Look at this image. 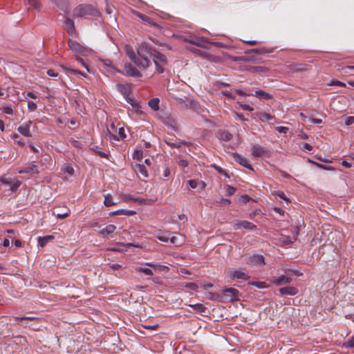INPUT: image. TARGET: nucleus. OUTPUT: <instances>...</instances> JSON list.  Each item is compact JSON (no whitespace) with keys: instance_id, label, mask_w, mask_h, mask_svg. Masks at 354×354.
<instances>
[{"instance_id":"obj_1","label":"nucleus","mask_w":354,"mask_h":354,"mask_svg":"<svg viewBox=\"0 0 354 354\" xmlns=\"http://www.w3.org/2000/svg\"><path fill=\"white\" fill-rule=\"evenodd\" d=\"M100 12L91 4H80L73 10V17H86L88 16L96 17Z\"/></svg>"},{"instance_id":"obj_2","label":"nucleus","mask_w":354,"mask_h":354,"mask_svg":"<svg viewBox=\"0 0 354 354\" xmlns=\"http://www.w3.org/2000/svg\"><path fill=\"white\" fill-rule=\"evenodd\" d=\"M138 55L149 65V57H154L156 49L147 42H142L138 48Z\"/></svg>"},{"instance_id":"obj_3","label":"nucleus","mask_w":354,"mask_h":354,"mask_svg":"<svg viewBox=\"0 0 354 354\" xmlns=\"http://www.w3.org/2000/svg\"><path fill=\"white\" fill-rule=\"evenodd\" d=\"M247 264H253L257 267H263L265 264V258L262 254L255 253L248 254L245 258Z\"/></svg>"},{"instance_id":"obj_4","label":"nucleus","mask_w":354,"mask_h":354,"mask_svg":"<svg viewBox=\"0 0 354 354\" xmlns=\"http://www.w3.org/2000/svg\"><path fill=\"white\" fill-rule=\"evenodd\" d=\"M70 49L76 55L86 56L89 50L81 45L78 41L70 39L68 41Z\"/></svg>"},{"instance_id":"obj_5","label":"nucleus","mask_w":354,"mask_h":354,"mask_svg":"<svg viewBox=\"0 0 354 354\" xmlns=\"http://www.w3.org/2000/svg\"><path fill=\"white\" fill-rule=\"evenodd\" d=\"M223 299H228L230 301L239 300V291L234 288L224 287L223 289Z\"/></svg>"},{"instance_id":"obj_6","label":"nucleus","mask_w":354,"mask_h":354,"mask_svg":"<svg viewBox=\"0 0 354 354\" xmlns=\"http://www.w3.org/2000/svg\"><path fill=\"white\" fill-rule=\"evenodd\" d=\"M0 182L3 185H10V190L13 192H16L21 185V182L20 180L14 179L11 177H7L6 175L0 177Z\"/></svg>"},{"instance_id":"obj_7","label":"nucleus","mask_w":354,"mask_h":354,"mask_svg":"<svg viewBox=\"0 0 354 354\" xmlns=\"http://www.w3.org/2000/svg\"><path fill=\"white\" fill-rule=\"evenodd\" d=\"M228 276L232 280L243 279L247 281L248 279H250V276L248 275L246 273L233 268H230L228 270Z\"/></svg>"},{"instance_id":"obj_8","label":"nucleus","mask_w":354,"mask_h":354,"mask_svg":"<svg viewBox=\"0 0 354 354\" xmlns=\"http://www.w3.org/2000/svg\"><path fill=\"white\" fill-rule=\"evenodd\" d=\"M252 156L255 158H261V157H270V151L265 148L258 145H254L252 149Z\"/></svg>"},{"instance_id":"obj_9","label":"nucleus","mask_w":354,"mask_h":354,"mask_svg":"<svg viewBox=\"0 0 354 354\" xmlns=\"http://www.w3.org/2000/svg\"><path fill=\"white\" fill-rule=\"evenodd\" d=\"M19 174H28L30 176H32L39 173L38 170V166L35 164V162H32L27 165V166L20 169L18 171Z\"/></svg>"},{"instance_id":"obj_10","label":"nucleus","mask_w":354,"mask_h":354,"mask_svg":"<svg viewBox=\"0 0 354 354\" xmlns=\"http://www.w3.org/2000/svg\"><path fill=\"white\" fill-rule=\"evenodd\" d=\"M160 119L165 125L170 127L171 129L176 131L177 130V121L176 119L174 118L171 115H166L165 116H161Z\"/></svg>"},{"instance_id":"obj_11","label":"nucleus","mask_w":354,"mask_h":354,"mask_svg":"<svg viewBox=\"0 0 354 354\" xmlns=\"http://www.w3.org/2000/svg\"><path fill=\"white\" fill-rule=\"evenodd\" d=\"M292 280V278L284 275L273 276L270 279L271 282L277 286L290 283Z\"/></svg>"},{"instance_id":"obj_12","label":"nucleus","mask_w":354,"mask_h":354,"mask_svg":"<svg viewBox=\"0 0 354 354\" xmlns=\"http://www.w3.org/2000/svg\"><path fill=\"white\" fill-rule=\"evenodd\" d=\"M232 156H233L234 161L239 163L241 165L245 167V168H247L251 171H254V168L248 162V160L246 158H245L244 157H243L241 155L235 152V153H233Z\"/></svg>"},{"instance_id":"obj_13","label":"nucleus","mask_w":354,"mask_h":354,"mask_svg":"<svg viewBox=\"0 0 354 354\" xmlns=\"http://www.w3.org/2000/svg\"><path fill=\"white\" fill-rule=\"evenodd\" d=\"M132 167L139 178H147L149 176L147 168L143 164L136 163Z\"/></svg>"},{"instance_id":"obj_14","label":"nucleus","mask_w":354,"mask_h":354,"mask_svg":"<svg viewBox=\"0 0 354 354\" xmlns=\"http://www.w3.org/2000/svg\"><path fill=\"white\" fill-rule=\"evenodd\" d=\"M134 15L138 17L139 19H140L142 21L147 23L151 26L160 28V26L156 23L153 19L147 15H145L141 12H139L138 11H134Z\"/></svg>"},{"instance_id":"obj_15","label":"nucleus","mask_w":354,"mask_h":354,"mask_svg":"<svg viewBox=\"0 0 354 354\" xmlns=\"http://www.w3.org/2000/svg\"><path fill=\"white\" fill-rule=\"evenodd\" d=\"M273 52V48H268L266 47H261L257 48H252L245 51V54H252L256 55H266Z\"/></svg>"},{"instance_id":"obj_16","label":"nucleus","mask_w":354,"mask_h":354,"mask_svg":"<svg viewBox=\"0 0 354 354\" xmlns=\"http://www.w3.org/2000/svg\"><path fill=\"white\" fill-rule=\"evenodd\" d=\"M32 124V121L28 120L22 125H20L17 128V131L26 137H32V133L30 131V125Z\"/></svg>"},{"instance_id":"obj_17","label":"nucleus","mask_w":354,"mask_h":354,"mask_svg":"<svg viewBox=\"0 0 354 354\" xmlns=\"http://www.w3.org/2000/svg\"><path fill=\"white\" fill-rule=\"evenodd\" d=\"M124 70L126 71L125 75L131 76V77H142L141 73L138 71L135 67L132 66L130 63H126L124 64Z\"/></svg>"},{"instance_id":"obj_18","label":"nucleus","mask_w":354,"mask_h":354,"mask_svg":"<svg viewBox=\"0 0 354 354\" xmlns=\"http://www.w3.org/2000/svg\"><path fill=\"white\" fill-rule=\"evenodd\" d=\"M309 65L304 63H294L288 65L287 67L288 69L295 72H302L309 69Z\"/></svg>"},{"instance_id":"obj_19","label":"nucleus","mask_w":354,"mask_h":354,"mask_svg":"<svg viewBox=\"0 0 354 354\" xmlns=\"http://www.w3.org/2000/svg\"><path fill=\"white\" fill-rule=\"evenodd\" d=\"M216 137L221 141L228 142L232 140L233 136L229 131L225 129H219L216 133Z\"/></svg>"},{"instance_id":"obj_20","label":"nucleus","mask_w":354,"mask_h":354,"mask_svg":"<svg viewBox=\"0 0 354 354\" xmlns=\"http://www.w3.org/2000/svg\"><path fill=\"white\" fill-rule=\"evenodd\" d=\"M245 70L252 73H268L269 68L261 66H246Z\"/></svg>"},{"instance_id":"obj_21","label":"nucleus","mask_w":354,"mask_h":354,"mask_svg":"<svg viewBox=\"0 0 354 354\" xmlns=\"http://www.w3.org/2000/svg\"><path fill=\"white\" fill-rule=\"evenodd\" d=\"M279 292L283 295L294 296L298 293V290L294 286H286L279 288Z\"/></svg>"},{"instance_id":"obj_22","label":"nucleus","mask_w":354,"mask_h":354,"mask_svg":"<svg viewBox=\"0 0 354 354\" xmlns=\"http://www.w3.org/2000/svg\"><path fill=\"white\" fill-rule=\"evenodd\" d=\"M189 306L196 312L199 313L202 316H207L209 313L208 308L202 304H196L189 305Z\"/></svg>"},{"instance_id":"obj_23","label":"nucleus","mask_w":354,"mask_h":354,"mask_svg":"<svg viewBox=\"0 0 354 354\" xmlns=\"http://www.w3.org/2000/svg\"><path fill=\"white\" fill-rule=\"evenodd\" d=\"M253 95H255L261 101L269 100L273 98V96L271 94L263 90L256 91Z\"/></svg>"},{"instance_id":"obj_24","label":"nucleus","mask_w":354,"mask_h":354,"mask_svg":"<svg viewBox=\"0 0 354 354\" xmlns=\"http://www.w3.org/2000/svg\"><path fill=\"white\" fill-rule=\"evenodd\" d=\"M64 29L70 35H73V33L75 32V24L73 21L70 18H66L64 21Z\"/></svg>"},{"instance_id":"obj_25","label":"nucleus","mask_w":354,"mask_h":354,"mask_svg":"<svg viewBox=\"0 0 354 354\" xmlns=\"http://www.w3.org/2000/svg\"><path fill=\"white\" fill-rule=\"evenodd\" d=\"M55 239V236L53 235H47L44 236H39L37 239L38 241V246L41 248H44L46 245V244L51 241Z\"/></svg>"},{"instance_id":"obj_26","label":"nucleus","mask_w":354,"mask_h":354,"mask_svg":"<svg viewBox=\"0 0 354 354\" xmlns=\"http://www.w3.org/2000/svg\"><path fill=\"white\" fill-rule=\"evenodd\" d=\"M60 66L65 71L67 72L68 74H71V75H80L81 76H82L83 77H87V75L84 73V72H82L80 70H77V69H73V68H69V67H67L66 66H64V64H61Z\"/></svg>"},{"instance_id":"obj_27","label":"nucleus","mask_w":354,"mask_h":354,"mask_svg":"<svg viewBox=\"0 0 354 354\" xmlns=\"http://www.w3.org/2000/svg\"><path fill=\"white\" fill-rule=\"evenodd\" d=\"M116 86L118 91L124 96L125 99L127 97H129L131 90L127 85L118 83L117 84Z\"/></svg>"},{"instance_id":"obj_28","label":"nucleus","mask_w":354,"mask_h":354,"mask_svg":"<svg viewBox=\"0 0 354 354\" xmlns=\"http://www.w3.org/2000/svg\"><path fill=\"white\" fill-rule=\"evenodd\" d=\"M145 265L153 269L154 271L167 272L169 270L167 266L164 265L153 264L152 263H146Z\"/></svg>"},{"instance_id":"obj_29","label":"nucleus","mask_w":354,"mask_h":354,"mask_svg":"<svg viewBox=\"0 0 354 354\" xmlns=\"http://www.w3.org/2000/svg\"><path fill=\"white\" fill-rule=\"evenodd\" d=\"M136 212L133 210H127L124 209H118L116 211L112 212L109 213L110 216H116V215H126V216H132L136 214Z\"/></svg>"},{"instance_id":"obj_30","label":"nucleus","mask_w":354,"mask_h":354,"mask_svg":"<svg viewBox=\"0 0 354 354\" xmlns=\"http://www.w3.org/2000/svg\"><path fill=\"white\" fill-rule=\"evenodd\" d=\"M256 115L263 122H268L270 120L274 119V116L266 112H257Z\"/></svg>"},{"instance_id":"obj_31","label":"nucleus","mask_w":354,"mask_h":354,"mask_svg":"<svg viewBox=\"0 0 354 354\" xmlns=\"http://www.w3.org/2000/svg\"><path fill=\"white\" fill-rule=\"evenodd\" d=\"M125 100L129 104L131 105V106L134 109L135 111L137 113L141 114L142 113V111H140L141 106L139 102L135 101L133 98L130 97H127Z\"/></svg>"},{"instance_id":"obj_32","label":"nucleus","mask_w":354,"mask_h":354,"mask_svg":"<svg viewBox=\"0 0 354 354\" xmlns=\"http://www.w3.org/2000/svg\"><path fill=\"white\" fill-rule=\"evenodd\" d=\"M153 59H156L157 62H158L160 64H162L163 65L168 64L167 57L158 50H156Z\"/></svg>"},{"instance_id":"obj_33","label":"nucleus","mask_w":354,"mask_h":354,"mask_svg":"<svg viewBox=\"0 0 354 354\" xmlns=\"http://www.w3.org/2000/svg\"><path fill=\"white\" fill-rule=\"evenodd\" d=\"M186 106H188L187 104H185ZM189 109H192L193 111H196V113H199L202 111V107L200 105V104L196 101V100H190L189 104Z\"/></svg>"},{"instance_id":"obj_34","label":"nucleus","mask_w":354,"mask_h":354,"mask_svg":"<svg viewBox=\"0 0 354 354\" xmlns=\"http://www.w3.org/2000/svg\"><path fill=\"white\" fill-rule=\"evenodd\" d=\"M115 229L116 227L114 225L111 224L107 225L105 228L102 229L100 232V234H102V236H107L113 234Z\"/></svg>"},{"instance_id":"obj_35","label":"nucleus","mask_w":354,"mask_h":354,"mask_svg":"<svg viewBox=\"0 0 354 354\" xmlns=\"http://www.w3.org/2000/svg\"><path fill=\"white\" fill-rule=\"evenodd\" d=\"M159 103H160V100L159 98L158 97H154V98H152L151 99L149 102H148V105L153 110V111H158L159 109Z\"/></svg>"},{"instance_id":"obj_36","label":"nucleus","mask_w":354,"mask_h":354,"mask_svg":"<svg viewBox=\"0 0 354 354\" xmlns=\"http://www.w3.org/2000/svg\"><path fill=\"white\" fill-rule=\"evenodd\" d=\"M54 2L57 6L62 10L66 11L68 9V1L67 0H51Z\"/></svg>"},{"instance_id":"obj_37","label":"nucleus","mask_w":354,"mask_h":354,"mask_svg":"<svg viewBox=\"0 0 354 354\" xmlns=\"http://www.w3.org/2000/svg\"><path fill=\"white\" fill-rule=\"evenodd\" d=\"M207 298L210 300H214V301L218 300V301H222L223 300L222 295H221L219 293H217V292H207Z\"/></svg>"},{"instance_id":"obj_38","label":"nucleus","mask_w":354,"mask_h":354,"mask_svg":"<svg viewBox=\"0 0 354 354\" xmlns=\"http://www.w3.org/2000/svg\"><path fill=\"white\" fill-rule=\"evenodd\" d=\"M104 204L106 207H111L117 205L118 203L113 201L111 194H107L104 196Z\"/></svg>"},{"instance_id":"obj_39","label":"nucleus","mask_w":354,"mask_h":354,"mask_svg":"<svg viewBox=\"0 0 354 354\" xmlns=\"http://www.w3.org/2000/svg\"><path fill=\"white\" fill-rule=\"evenodd\" d=\"M14 338V342L17 345H22L24 346L26 344H28L27 339L25 337L21 335H17L13 337Z\"/></svg>"},{"instance_id":"obj_40","label":"nucleus","mask_w":354,"mask_h":354,"mask_svg":"<svg viewBox=\"0 0 354 354\" xmlns=\"http://www.w3.org/2000/svg\"><path fill=\"white\" fill-rule=\"evenodd\" d=\"M242 227L245 230H254L257 229V227L254 223L248 221L243 220Z\"/></svg>"},{"instance_id":"obj_41","label":"nucleus","mask_w":354,"mask_h":354,"mask_svg":"<svg viewBox=\"0 0 354 354\" xmlns=\"http://www.w3.org/2000/svg\"><path fill=\"white\" fill-rule=\"evenodd\" d=\"M192 44H195L196 46L202 47V48H206L204 44L209 43L208 41L203 37L201 38H197L194 41H190Z\"/></svg>"},{"instance_id":"obj_42","label":"nucleus","mask_w":354,"mask_h":354,"mask_svg":"<svg viewBox=\"0 0 354 354\" xmlns=\"http://www.w3.org/2000/svg\"><path fill=\"white\" fill-rule=\"evenodd\" d=\"M248 62H252L254 64L263 63V60L261 57L258 55L249 54V59Z\"/></svg>"},{"instance_id":"obj_43","label":"nucleus","mask_w":354,"mask_h":354,"mask_svg":"<svg viewBox=\"0 0 354 354\" xmlns=\"http://www.w3.org/2000/svg\"><path fill=\"white\" fill-rule=\"evenodd\" d=\"M248 285L255 286L258 288H266L269 286L264 281H249Z\"/></svg>"},{"instance_id":"obj_44","label":"nucleus","mask_w":354,"mask_h":354,"mask_svg":"<svg viewBox=\"0 0 354 354\" xmlns=\"http://www.w3.org/2000/svg\"><path fill=\"white\" fill-rule=\"evenodd\" d=\"M28 5L32 6L36 10L39 11L41 9V3L39 0H27Z\"/></svg>"},{"instance_id":"obj_45","label":"nucleus","mask_w":354,"mask_h":354,"mask_svg":"<svg viewBox=\"0 0 354 354\" xmlns=\"http://www.w3.org/2000/svg\"><path fill=\"white\" fill-rule=\"evenodd\" d=\"M136 66H138L140 68H147L149 67V64L142 59V61H140L138 58L136 57V59L134 61H132Z\"/></svg>"},{"instance_id":"obj_46","label":"nucleus","mask_w":354,"mask_h":354,"mask_svg":"<svg viewBox=\"0 0 354 354\" xmlns=\"http://www.w3.org/2000/svg\"><path fill=\"white\" fill-rule=\"evenodd\" d=\"M143 158V151L141 149H136L133 153V158L134 160L140 161Z\"/></svg>"},{"instance_id":"obj_47","label":"nucleus","mask_w":354,"mask_h":354,"mask_svg":"<svg viewBox=\"0 0 354 354\" xmlns=\"http://www.w3.org/2000/svg\"><path fill=\"white\" fill-rule=\"evenodd\" d=\"M153 63L156 66V69L157 72L160 74L163 73L165 72V68L164 66L165 65H163L162 64H160L156 59H153Z\"/></svg>"},{"instance_id":"obj_48","label":"nucleus","mask_w":354,"mask_h":354,"mask_svg":"<svg viewBox=\"0 0 354 354\" xmlns=\"http://www.w3.org/2000/svg\"><path fill=\"white\" fill-rule=\"evenodd\" d=\"M249 59V54H247L243 56H238V57H232V60L234 62H248Z\"/></svg>"},{"instance_id":"obj_49","label":"nucleus","mask_w":354,"mask_h":354,"mask_svg":"<svg viewBox=\"0 0 354 354\" xmlns=\"http://www.w3.org/2000/svg\"><path fill=\"white\" fill-rule=\"evenodd\" d=\"M225 192H226V196H231L234 194V193L236 191V188L234 187H232L231 185H227L225 186Z\"/></svg>"},{"instance_id":"obj_50","label":"nucleus","mask_w":354,"mask_h":354,"mask_svg":"<svg viewBox=\"0 0 354 354\" xmlns=\"http://www.w3.org/2000/svg\"><path fill=\"white\" fill-rule=\"evenodd\" d=\"M137 272H142L147 275H153V271L148 268L138 267L136 268Z\"/></svg>"},{"instance_id":"obj_51","label":"nucleus","mask_w":354,"mask_h":354,"mask_svg":"<svg viewBox=\"0 0 354 354\" xmlns=\"http://www.w3.org/2000/svg\"><path fill=\"white\" fill-rule=\"evenodd\" d=\"M216 203L223 206H227L231 204V201L227 198H219L216 201Z\"/></svg>"},{"instance_id":"obj_52","label":"nucleus","mask_w":354,"mask_h":354,"mask_svg":"<svg viewBox=\"0 0 354 354\" xmlns=\"http://www.w3.org/2000/svg\"><path fill=\"white\" fill-rule=\"evenodd\" d=\"M64 171L72 176L74 174V169L71 164L67 163L64 165Z\"/></svg>"},{"instance_id":"obj_53","label":"nucleus","mask_w":354,"mask_h":354,"mask_svg":"<svg viewBox=\"0 0 354 354\" xmlns=\"http://www.w3.org/2000/svg\"><path fill=\"white\" fill-rule=\"evenodd\" d=\"M92 150L102 158H108V154L102 151L98 147L95 146Z\"/></svg>"},{"instance_id":"obj_54","label":"nucleus","mask_w":354,"mask_h":354,"mask_svg":"<svg viewBox=\"0 0 354 354\" xmlns=\"http://www.w3.org/2000/svg\"><path fill=\"white\" fill-rule=\"evenodd\" d=\"M253 199L247 194H243L239 198V201L243 205H246L249 201Z\"/></svg>"},{"instance_id":"obj_55","label":"nucleus","mask_w":354,"mask_h":354,"mask_svg":"<svg viewBox=\"0 0 354 354\" xmlns=\"http://www.w3.org/2000/svg\"><path fill=\"white\" fill-rule=\"evenodd\" d=\"M280 241L283 245H288L292 243V241L290 238V236H283L280 238Z\"/></svg>"},{"instance_id":"obj_56","label":"nucleus","mask_w":354,"mask_h":354,"mask_svg":"<svg viewBox=\"0 0 354 354\" xmlns=\"http://www.w3.org/2000/svg\"><path fill=\"white\" fill-rule=\"evenodd\" d=\"M343 346L346 348H354V335L348 339L347 341L344 342L343 344Z\"/></svg>"},{"instance_id":"obj_57","label":"nucleus","mask_w":354,"mask_h":354,"mask_svg":"<svg viewBox=\"0 0 354 354\" xmlns=\"http://www.w3.org/2000/svg\"><path fill=\"white\" fill-rule=\"evenodd\" d=\"M328 86H342V87H345L346 86V84L345 83L341 82V81H339L337 80H332L330 81V83L328 84Z\"/></svg>"},{"instance_id":"obj_58","label":"nucleus","mask_w":354,"mask_h":354,"mask_svg":"<svg viewBox=\"0 0 354 354\" xmlns=\"http://www.w3.org/2000/svg\"><path fill=\"white\" fill-rule=\"evenodd\" d=\"M316 166L322 169H324V170H328V171H335V168L332 167V166H329V165H323V164H321V163H316Z\"/></svg>"},{"instance_id":"obj_59","label":"nucleus","mask_w":354,"mask_h":354,"mask_svg":"<svg viewBox=\"0 0 354 354\" xmlns=\"http://www.w3.org/2000/svg\"><path fill=\"white\" fill-rule=\"evenodd\" d=\"M104 65L109 66V67H111L112 68H113L114 70H115L118 73H121V74H124L122 71L119 70V69H117L115 68V66L113 65L112 64V62L110 60V59H106V60H104Z\"/></svg>"},{"instance_id":"obj_60","label":"nucleus","mask_w":354,"mask_h":354,"mask_svg":"<svg viewBox=\"0 0 354 354\" xmlns=\"http://www.w3.org/2000/svg\"><path fill=\"white\" fill-rule=\"evenodd\" d=\"M76 59L80 64H81L83 66H84V68L86 69V71L88 73H91V69H90L89 66L86 64V62L83 58H82L80 57H77Z\"/></svg>"},{"instance_id":"obj_61","label":"nucleus","mask_w":354,"mask_h":354,"mask_svg":"<svg viewBox=\"0 0 354 354\" xmlns=\"http://www.w3.org/2000/svg\"><path fill=\"white\" fill-rule=\"evenodd\" d=\"M184 286L192 290H196L198 288V286L194 282L186 283Z\"/></svg>"},{"instance_id":"obj_62","label":"nucleus","mask_w":354,"mask_h":354,"mask_svg":"<svg viewBox=\"0 0 354 354\" xmlns=\"http://www.w3.org/2000/svg\"><path fill=\"white\" fill-rule=\"evenodd\" d=\"M12 138L15 140L17 143V145H19L20 147H24V142H21V140H19V139L20 138V136L17 134V133H13L12 136H11Z\"/></svg>"},{"instance_id":"obj_63","label":"nucleus","mask_w":354,"mask_h":354,"mask_svg":"<svg viewBox=\"0 0 354 354\" xmlns=\"http://www.w3.org/2000/svg\"><path fill=\"white\" fill-rule=\"evenodd\" d=\"M232 223H233V227L235 230H239V229L243 228V227H242L243 221H241V220H234Z\"/></svg>"},{"instance_id":"obj_64","label":"nucleus","mask_w":354,"mask_h":354,"mask_svg":"<svg viewBox=\"0 0 354 354\" xmlns=\"http://www.w3.org/2000/svg\"><path fill=\"white\" fill-rule=\"evenodd\" d=\"M344 123L346 126L351 125L354 123V116H348L344 120Z\"/></svg>"}]
</instances>
